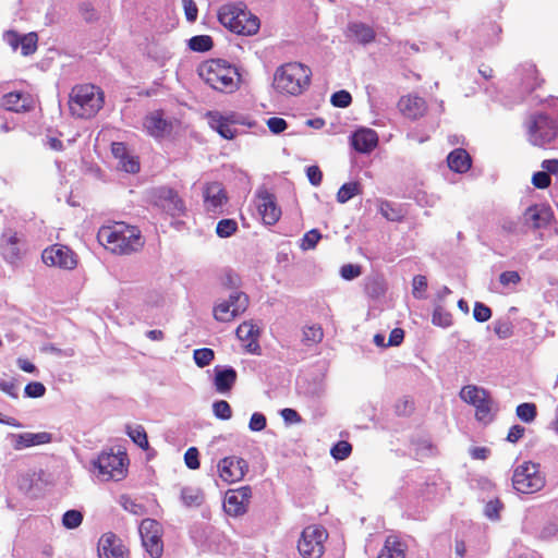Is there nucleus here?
I'll list each match as a JSON object with an SVG mask.
<instances>
[{
	"mask_svg": "<svg viewBox=\"0 0 558 558\" xmlns=\"http://www.w3.org/2000/svg\"><path fill=\"white\" fill-rule=\"evenodd\" d=\"M330 102L333 107L347 108L352 102V96L348 90L341 89L331 95Z\"/></svg>",
	"mask_w": 558,
	"mask_h": 558,
	"instance_id": "49",
	"label": "nucleus"
},
{
	"mask_svg": "<svg viewBox=\"0 0 558 558\" xmlns=\"http://www.w3.org/2000/svg\"><path fill=\"white\" fill-rule=\"evenodd\" d=\"M235 335L241 341H247L258 338L259 329L254 324L244 322L236 328Z\"/></svg>",
	"mask_w": 558,
	"mask_h": 558,
	"instance_id": "42",
	"label": "nucleus"
},
{
	"mask_svg": "<svg viewBox=\"0 0 558 558\" xmlns=\"http://www.w3.org/2000/svg\"><path fill=\"white\" fill-rule=\"evenodd\" d=\"M532 184L539 190L547 189L551 184L550 175L545 171H537L532 177Z\"/></svg>",
	"mask_w": 558,
	"mask_h": 558,
	"instance_id": "59",
	"label": "nucleus"
},
{
	"mask_svg": "<svg viewBox=\"0 0 558 558\" xmlns=\"http://www.w3.org/2000/svg\"><path fill=\"white\" fill-rule=\"evenodd\" d=\"M362 193V189L359 182H348L341 185L337 193V202L344 204L356 195Z\"/></svg>",
	"mask_w": 558,
	"mask_h": 558,
	"instance_id": "35",
	"label": "nucleus"
},
{
	"mask_svg": "<svg viewBox=\"0 0 558 558\" xmlns=\"http://www.w3.org/2000/svg\"><path fill=\"white\" fill-rule=\"evenodd\" d=\"M350 138L354 150L361 154H368L378 145V135L372 129H359Z\"/></svg>",
	"mask_w": 558,
	"mask_h": 558,
	"instance_id": "20",
	"label": "nucleus"
},
{
	"mask_svg": "<svg viewBox=\"0 0 558 558\" xmlns=\"http://www.w3.org/2000/svg\"><path fill=\"white\" fill-rule=\"evenodd\" d=\"M148 135L154 138H162L172 130V124L163 118L162 111H154L147 114L143 122Z\"/></svg>",
	"mask_w": 558,
	"mask_h": 558,
	"instance_id": "19",
	"label": "nucleus"
},
{
	"mask_svg": "<svg viewBox=\"0 0 558 558\" xmlns=\"http://www.w3.org/2000/svg\"><path fill=\"white\" fill-rule=\"evenodd\" d=\"M378 558H404V548L396 537H388Z\"/></svg>",
	"mask_w": 558,
	"mask_h": 558,
	"instance_id": "32",
	"label": "nucleus"
},
{
	"mask_svg": "<svg viewBox=\"0 0 558 558\" xmlns=\"http://www.w3.org/2000/svg\"><path fill=\"white\" fill-rule=\"evenodd\" d=\"M527 141L533 146L545 147L551 143L558 134V125L546 113H536L529 117L524 123Z\"/></svg>",
	"mask_w": 558,
	"mask_h": 558,
	"instance_id": "7",
	"label": "nucleus"
},
{
	"mask_svg": "<svg viewBox=\"0 0 558 558\" xmlns=\"http://www.w3.org/2000/svg\"><path fill=\"white\" fill-rule=\"evenodd\" d=\"M312 71L300 62L280 65L274 75V87L282 95L298 96L308 88Z\"/></svg>",
	"mask_w": 558,
	"mask_h": 558,
	"instance_id": "2",
	"label": "nucleus"
},
{
	"mask_svg": "<svg viewBox=\"0 0 558 558\" xmlns=\"http://www.w3.org/2000/svg\"><path fill=\"white\" fill-rule=\"evenodd\" d=\"M256 197L257 209L263 222L267 226L276 225L281 217V209L277 205L276 196L264 189L257 192Z\"/></svg>",
	"mask_w": 558,
	"mask_h": 558,
	"instance_id": "16",
	"label": "nucleus"
},
{
	"mask_svg": "<svg viewBox=\"0 0 558 558\" xmlns=\"http://www.w3.org/2000/svg\"><path fill=\"white\" fill-rule=\"evenodd\" d=\"M238 231V223L234 219L226 218L218 221L216 233L219 238L226 239Z\"/></svg>",
	"mask_w": 558,
	"mask_h": 558,
	"instance_id": "39",
	"label": "nucleus"
},
{
	"mask_svg": "<svg viewBox=\"0 0 558 558\" xmlns=\"http://www.w3.org/2000/svg\"><path fill=\"white\" fill-rule=\"evenodd\" d=\"M2 107L8 111L23 112L29 109V104L22 93L14 92L3 96Z\"/></svg>",
	"mask_w": 558,
	"mask_h": 558,
	"instance_id": "30",
	"label": "nucleus"
},
{
	"mask_svg": "<svg viewBox=\"0 0 558 558\" xmlns=\"http://www.w3.org/2000/svg\"><path fill=\"white\" fill-rule=\"evenodd\" d=\"M218 21L230 32L242 36H253L260 27L259 19L243 3L223 4L218 10Z\"/></svg>",
	"mask_w": 558,
	"mask_h": 558,
	"instance_id": "3",
	"label": "nucleus"
},
{
	"mask_svg": "<svg viewBox=\"0 0 558 558\" xmlns=\"http://www.w3.org/2000/svg\"><path fill=\"white\" fill-rule=\"evenodd\" d=\"M432 324L437 327L448 328L452 325V315L441 305L437 304L433 311Z\"/></svg>",
	"mask_w": 558,
	"mask_h": 558,
	"instance_id": "37",
	"label": "nucleus"
},
{
	"mask_svg": "<svg viewBox=\"0 0 558 558\" xmlns=\"http://www.w3.org/2000/svg\"><path fill=\"white\" fill-rule=\"evenodd\" d=\"M121 506L123 509L134 515H143L145 508L143 505L135 502L133 499L126 496L121 497Z\"/></svg>",
	"mask_w": 558,
	"mask_h": 558,
	"instance_id": "53",
	"label": "nucleus"
},
{
	"mask_svg": "<svg viewBox=\"0 0 558 558\" xmlns=\"http://www.w3.org/2000/svg\"><path fill=\"white\" fill-rule=\"evenodd\" d=\"M328 537L327 531L319 525H308L298 542V550L303 558H320L324 554V543Z\"/></svg>",
	"mask_w": 558,
	"mask_h": 558,
	"instance_id": "9",
	"label": "nucleus"
},
{
	"mask_svg": "<svg viewBox=\"0 0 558 558\" xmlns=\"http://www.w3.org/2000/svg\"><path fill=\"white\" fill-rule=\"evenodd\" d=\"M214 415L222 421H227L232 416L230 404L226 400H217L213 403Z\"/></svg>",
	"mask_w": 558,
	"mask_h": 558,
	"instance_id": "48",
	"label": "nucleus"
},
{
	"mask_svg": "<svg viewBox=\"0 0 558 558\" xmlns=\"http://www.w3.org/2000/svg\"><path fill=\"white\" fill-rule=\"evenodd\" d=\"M499 282L504 287L517 286L521 282V276L515 270L502 271L499 275Z\"/></svg>",
	"mask_w": 558,
	"mask_h": 558,
	"instance_id": "56",
	"label": "nucleus"
},
{
	"mask_svg": "<svg viewBox=\"0 0 558 558\" xmlns=\"http://www.w3.org/2000/svg\"><path fill=\"white\" fill-rule=\"evenodd\" d=\"M266 416L260 412H255L250 418L248 428L252 432H260L266 427Z\"/></svg>",
	"mask_w": 558,
	"mask_h": 558,
	"instance_id": "61",
	"label": "nucleus"
},
{
	"mask_svg": "<svg viewBox=\"0 0 558 558\" xmlns=\"http://www.w3.org/2000/svg\"><path fill=\"white\" fill-rule=\"evenodd\" d=\"M352 451V446L345 440H339L330 450V454L333 459L341 461L347 459Z\"/></svg>",
	"mask_w": 558,
	"mask_h": 558,
	"instance_id": "46",
	"label": "nucleus"
},
{
	"mask_svg": "<svg viewBox=\"0 0 558 558\" xmlns=\"http://www.w3.org/2000/svg\"><path fill=\"white\" fill-rule=\"evenodd\" d=\"M545 476L539 471V464L525 461L518 465L512 475V486L521 494H534L545 486Z\"/></svg>",
	"mask_w": 558,
	"mask_h": 558,
	"instance_id": "8",
	"label": "nucleus"
},
{
	"mask_svg": "<svg viewBox=\"0 0 558 558\" xmlns=\"http://www.w3.org/2000/svg\"><path fill=\"white\" fill-rule=\"evenodd\" d=\"M448 167L458 173H464L471 168L472 159L463 148L452 150L447 157Z\"/></svg>",
	"mask_w": 558,
	"mask_h": 558,
	"instance_id": "27",
	"label": "nucleus"
},
{
	"mask_svg": "<svg viewBox=\"0 0 558 558\" xmlns=\"http://www.w3.org/2000/svg\"><path fill=\"white\" fill-rule=\"evenodd\" d=\"M517 72L521 78V85L525 92L531 93L537 86H539L537 70L533 63L526 62L521 64Z\"/></svg>",
	"mask_w": 558,
	"mask_h": 558,
	"instance_id": "28",
	"label": "nucleus"
},
{
	"mask_svg": "<svg viewBox=\"0 0 558 558\" xmlns=\"http://www.w3.org/2000/svg\"><path fill=\"white\" fill-rule=\"evenodd\" d=\"M125 432L141 449L147 450L149 448L147 434L142 425H126Z\"/></svg>",
	"mask_w": 558,
	"mask_h": 558,
	"instance_id": "33",
	"label": "nucleus"
},
{
	"mask_svg": "<svg viewBox=\"0 0 558 558\" xmlns=\"http://www.w3.org/2000/svg\"><path fill=\"white\" fill-rule=\"evenodd\" d=\"M104 106V93L95 85L85 84L72 88L69 108L80 119L94 117Z\"/></svg>",
	"mask_w": 558,
	"mask_h": 558,
	"instance_id": "5",
	"label": "nucleus"
},
{
	"mask_svg": "<svg viewBox=\"0 0 558 558\" xmlns=\"http://www.w3.org/2000/svg\"><path fill=\"white\" fill-rule=\"evenodd\" d=\"M364 290L371 299H379L386 292L384 280L377 276L369 277L365 281Z\"/></svg>",
	"mask_w": 558,
	"mask_h": 558,
	"instance_id": "34",
	"label": "nucleus"
},
{
	"mask_svg": "<svg viewBox=\"0 0 558 558\" xmlns=\"http://www.w3.org/2000/svg\"><path fill=\"white\" fill-rule=\"evenodd\" d=\"M0 253L9 264H15L20 259L19 238L15 232L10 230L2 234Z\"/></svg>",
	"mask_w": 558,
	"mask_h": 558,
	"instance_id": "24",
	"label": "nucleus"
},
{
	"mask_svg": "<svg viewBox=\"0 0 558 558\" xmlns=\"http://www.w3.org/2000/svg\"><path fill=\"white\" fill-rule=\"evenodd\" d=\"M398 106L402 114L412 120L423 117L427 109L424 98L412 95L401 97Z\"/></svg>",
	"mask_w": 558,
	"mask_h": 558,
	"instance_id": "23",
	"label": "nucleus"
},
{
	"mask_svg": "<svg viewBox=\"0 0 558 558\" xmlns=\"http://www.w3.org/2000/svg\"><path fill=\"white\" fill-rule=\"evenodd\" d=\"M459 396L461 400L475 408V417L478 422L486 425L494 421L498 408L486 389L475 385H466L461 389Z\"/></svg>",
	"mask_w": 558,
	"mask_h": 558,
	"instance_id": "6",
	"label": "nucleus"
},
{
	"mask_svg": "<svg viewBox=\"0 0 558 558\" xmlns=\"http://www.w3.org/2000/svg\"><path fill=\"white\" fill-rule=\"evenodd\" d=\"M267 126L274 134H280L288 129V122L279 117H271L267 120Z\"/></svg>",
	"mask_w": 558,
	"mask_h": 558,
	"instance_id": "60",
	"label": "nucleus"
},
{
	"mask_svg": "<svg viewBox=\"0 0 558 558\" xmlns=\"http://www.w3.org/2000/svg\"><path fill=\"white\" fill-rule=\"evenodd\" d=\"M248 302L247 294L242 291H233L228 300L214 306V317L221 323L231 322L246 311Z\"/></svg>",
	"mask_w": 558,
	"mask_h": 558,
	"instance_id": "11",
	"label": "nucleus"
},
{
	"mask_svg": "<svg viewBox=\"0 0 558 558\" xmlns=\"http://www.w3.org/2000/svg\"><path fill=\"white\" fill-rule=\"evenodd\" d=\"M11 437L14 439L13 448L15 450L49 444L52 440V435L47 432L11 434Z\"/></svg>",
	"mask_w": 558,
	"mask_h": 558,
	"instance_id": "22",
	"label": "nucleus"
},
{
	"mask_svg": "<svg viewBox=\"0 0 558 558\" xmlns=\"http://www.w3.org/2000/svg\"><path fill=\"white\" fill-rule=\"evenodd\" d=\"M0 390L11 398L16 399L19 397L15 379H0Z\"/></svg>",
	"mask_w": 558,
	"mask_h": 558,
	"instance_id": "63",
	"label": "nucleus"
},
{
	"mask_svg": "<svg viewBox=\"0 0 558 558\" xmlns=\"http://www.w3.org/2000/svg\"><path fill=\"white\" fill-rule=\"evenodd\" d=\"M320 239H322V233L317 229H312L303 235L301 248L303 251L313 250L316 247V245Z\"/></svg>",
	"mask_w": 558,
	"mask_h": 558,
	"instance_id": "50",
	"label": "nucleus"
},
{
	"mask_svg": "<svg viewBox=\"0 0 558 558\" xmlns=\"http://www.w3.org/2000/svg\"><path fill=\"white\" fill-rule=\"evenodd\" d=\"M27 398H40L46 393V387L39 381L28 383L24 388Z\"/></svg>",
	"mask_w": 558,
	"mask_h": 558,
	"instance_id": "55",
	"label": "nucleus"
},
{
	"mask_svg": "<svg viewBox=\"0 0 558 558\" xmlns=\"http://www.w3.org/2000/svg\"><path fill=\"white\" fill-rule=\"evenodd\" d=\"M38 36L36 33L31 32L22 35L21 52L23 56H31L37 50Z\"/></svg>",
	"mask_w": 558,
	"mask_h": 558,
	"instance_id": "44",
	"label": "nucleus"
},
{
	"mask_svg": "<svg viewBox=\"0 0 558 558\" xmlns=\"http://www.w3.org/2000/svg\"><path fill=\"white\" fill-rule=\"evenodd\" d=\"M213 46L214 41L209 35H196L189 39V48L195 52H207Z\"/></svg>",
	"mask_w": 558,
	"mask_h": 558,
	"instance_id": "36",
	"label": "nucleus"
},
{
	"mask_svg": "<svg viewBox=\"0 0 558 558\" xmlns=\"http://www.w3.org/2000/svg\"><path fill=\"white\" fill-rule=\"evenodd\" d=\"M515 413L521 421L531 423L537 415V409L534 403L524 402L517 407Z\"/></svg>",
	"mask_w": 558,
	"mask_h": 558,
	"instance_id": "41",
	"label": "nucleus"
},
{
	"mask_svg": "<svg viewBox=\"0 0 558 558\" xmlns=\"http://www.w3.org/2000/svg\"><path fill=\"white\" fill-rule=\"evenodd\" d=\"M193 359L195 364L203 368L213 362L215 359V352L209 348L196 349L193 352Z\"/></svg>",
	"mask_w": 558,
	"mask_h": 558,
	"instance_id": "43",
	"label": "nucleus"
},
{
	"mask_svg": "<svg viewBox=\"0 0 558 558\" xmlns=\"http://www.w3.org/2000/svg\"><path fill=\"white\" fill-rule=\"evenodd\" d=\"M199 76L211 88L219 92H233L238 86V69L223 59H211L201 65Z\"/></svg>",
	"mask_w": 558,
	"mask_h": 558,
	"instance_id": "4",
	"label": "nucleus"
},
{
	"mask_svg": "<svg viewBox=\"0 0 558 558\" xmlns=\"http://www.w3.org/2000/svg\"><path fill=\"white\" fill-rule=\"evenodd\" d=\"M220 478L226 483H235L244 478L248 472V463L236 456L225 457L217 464Z\"/></svg>",
	"mask_w": 558,
	"mask_h": 558,
	"instance_id": "14",
	"label": "nucleus"
},
{
	"mask_svg": "<svg viewBox=\"0 0 558 558\" xmlns=\"http://www.w3.org/2000/svg\"><path fill=\"white\" fill-rule=\"evenodd\" d=\"M83 522V514L81 511L71 509L63 513L62 524L64 527L72 530L78 527Z\"/></svg>",
	"mask_w": 558,
	"mask_h": 558,
	"instance_id": "45",
	"label": "nucleus"
},
{
	"mask_svg": "<svg viewBox=\"0 0 558 558\" xmlns=\"http://www.w3.org/2000/svg\"><path fill=\"white\" fill-rule=\"evenodd\" d=\"M524 220L533 229H541L548 223L549 214L544 207H538L537 205L530 206L524 211Z\"/></svg>",
	"mask_w": 558,
	"mask_h": 558,
	"instance_id": "29",
	"label": "nucleus"
},
{
	"mask_svg": "<svg viewBox=\"0 0 558 558\" xmlns=\"http://www.w3.org/2000/svg\"><path fill=\"white\" fill-rule=\"evenodd\" d=\"M493 315L492 310L482 302H475L473 308V317L477 323H485L490 319Z\"/></svg>",
	"mask_w": 558,
	"mask_h": 558,
	"instance_id": "51",
	"label": "nucleus"
},
{
	"mask_svg": "<svg viewBox=\"0 0 558 558\" xmlns=\"http://www.w3.org/2000/svg\"><path fill=\"white\" fill-rule=\"evenodd\" d=\"M340 275L344 280H353L361 275V266L345 264L341 267Z\"/></svg>",
	"mask_w": 558,
	"mask_h": 558,
	"instance_id": "62",
	"label": "nucleus"
},
{
	"mask_svg": "<svg viewBox=\"0 0 558 558\" xmlns=\"http://www.w3.org/2000/svg\"><path fill=\"white\" fill-rule=\"evenodd\" d=\"M347 29L348 36L363 46L373 43L376 38V33L373 27L363 22H350Z\"/></svg>",
	"mask_w": 558,
	"mask_h": 558,
	"instance_id": "25",
	"label": "nucleus"
},
{
	"mask_svg": "<svg viewBox=\"0 0 558 558\" xmlns=\"http://www.w3.org/2000/svg\"><path fill=\"white\" fill-rule=\"evenodd\" d=\"M99 558H124V546L122 541L112 532L101 535L98 541Z\"/></svg>",
	"mask_w": 558,
	"mask_h": 558,
	"instance_id": "18",
	"label": "nucleus"
},
{
	"mask_svg": "<svg viewBox=\"0 0 558 558\" xmlns=\"http://www.w3.org/2000/svg\"><path fill=\"white\" fill-rule=\"evenodd\" d=\"M43 263L50 267H58L65 270H72L77 265L76 254L62 244H53L45 248L41 253Z\"/></svg>",
	"mask_w": 558,
	"mask_h": 558,
	"instance_id": "13",
	"label": "nucleus"
},
{
	"mask_svg": "<svg viewBox=\"0 0 558 558\" xmlns=\"http://www.w3.org/2000/svg\"><path fill=\"white\" fill-rule=\"evenodd\" d=\"M209 125L215 130L221 137L226 140L234 138L236 129L232 126L230 120L218 112H209Z\"/></svg>",
	"mask_w": 558,
	"mask_h": 558,
	"instance_id": "26",
	"label": "nucleus"
},
{
	"mask_svg": "<svg viewBox=\"0 0 558 558\" xmlns=\"http://www.w3.org/2000/svg\"><path fill=\"white\" fill-rule=\"evenodd\" d=\"M185 465L191 470H197L201 466L199 452L196 447H190L184 453Z\"/></svg>",
	"mask_w": 558,
	"mask_h": 558,
	"instance_id": "54",
	"label": "nucleus"
},
{
	"mask_svg": "<svg viewBox=\"0 0 558 558\" xmlns=\"http://www.w3.org/2000/svg\"><path fill=\"white\" fill-rule=\"evenodd\" d=\"M125 461H128L125 453L102 451L97 459L92 461V464L102 480H121L125 473Z\"/></svg>",
	"mask_w": 558,
	"mask_h": 558,
	"instance_id": "10",
	"label": "nucleus"
},
{
	"mask_svg": "<svg viewBox=\"0 0 558 558\" xmlns=\"http://www.w3.org/2000/svg\"><path fill=\"white\" fill-rule=\"evenodd\" d=\"M502 508V504L496 499V500H489L484 508L485 515L493 521H496L499 519V512Z\"/></svg>",
	"mask_w": 558,
	"mask_h": 558,
	"instance_id": "58",
	"label": "nucleus"
},
{
	"mask_svg": "<svg viewBox=\"0 0 558 558\" xmlns=\"http://www.w3.org/2000/svg\"><path fill=\"white\" fill-rule=\"evenodd\" d=\"M324 337L323 329L319 325L307 326L303 329V343L312 345L322 341Z\"/></svg>",
	"mask_w": 558,
	"mask_h": 558,
	"instance_id": "38",
	"label": "nucleus"
},
{
	"mask_svg": "<svg viewBox=\"0 0 558 558\" xmlns=\"http://www.w3.org/2000/svg\"><path fill=\"white\" fill-rule=\"evenodd\" d=\"M143 546L151 558H160L163 553L161 525L154 519H144L140 524Z\"/></svg>",
	"mask_w": 558,
	"mask_h": 558,
	"instance_id": "12",
	"label": "nucleus"
},
{
	"mask_svg": "<svg viewBox=\"0 0 558 558\" xmlns=\"http://www.w3.org/2000/svg\"><path fill=\"white\" fill-rule=\"evenodd\" d=\"M513 324L509 318H500L494 322V331L499 339H508L513 335Z\"/></svg>",
	"mask_w": 558,
	"mask_h": 558,
	"instance_id": "40",
	"label": "nucleus"
},
{
	"mask_svg": "<svg viewBox=\"0 0 558 558\" xmlns=\"http://www.w3.org/2000/svg\"><path fill=\"white\" fill-rule=\"evenodd\" d=\"M252 497L250 486H242L238 489H230L226 493L223 508L230 515H241L246 512L247 505Z\"/></svg>",
	"mask_w": 558,
	"mask_h": 558,
	"instance_id": "15",
	"label": "nucleus"
},
{
	"mask_svg": "<svg viewBox=\"0 0 558 558\" xmlns=\"http://www.w3.org/2000/svg\"><path fill=\"white\" fill-rule=\"evenodd\" d=\"M214 372V386L216 391L222 395L228 393L236 381V371L232 366L226 365L216 366Z\"/></svg>",
	"mask_w": 558,
	"mask_h": 558,
	"instance_id": "21",
	"label": "nucleus"
},
{
	"mask_svg": "<svg viewBox=\"0 0 558 558\" xmlns=\"http://www.w3.org/2000/svg\"><path fill=\"white\" fill-rule=\"evenodd\" d=\"M203 196L206 210L214 215L221 214L222 207L228 202L226 191L219 182L208 183L204 189Z\"/></svg>",
	"mask_w": 558,
	"mask_h": 558,
	"instance_id": "17",
	"label": "nucleus"
},
{
	"mask_svg": "<svg viewBox=\"0 0 558 558\" xmlns=\"http://www.w3.org/2000/svg\"><path fill=\"white\" fill-rule=\"evenodd\" d=\"M412 294L415 299L421 300L424 298V293L427 289V279L425 276H414L412 281Z\"/></svg>",
	"mask_w": 558,
	"mask_h": 558,
	"instance_id": "52",
	"label": "nucleus"
},
{
	"mask_svg": "<svg viewBox=\"0 0 558 558\" xmlns=\"http://www.w3.org/2000/svg\"><path fill=\"white\" fill-rule=\"evenodd\" d=\"M98 241L114 254L128 255L137 252L144 245L141 231L124 222L104 226L97 233Z\"/></svg>",
	"mask_w": 558,
	"mask_h": 558,
	"instance_id": "1",
	"label": "nucleus"
},
{
	"mask_svg": "<svg viewBox=\"0 0 558 558\" xmlns=\"http://www.w3.org/2000/svg\"><path fill=\"white\" fill-rule=\"evenodd\" d=\"M204 499L202 489L197 487L186 486L181 489V500L185 507H201Z\"/></svg>",
	"mask_w": 558,
	"mask_h": 558,
	"instance_id": "31",
	"label": "nucleus"
},
{
	"mask_svg": "<svg viewBox=\"0 0 558 558\" xmlns=\"http://www.w3.org/2000/svg\"><path fill=\"white\" fill-rule=\"evenodd\" d=\"M185 17L189 22H195L198 14V9L193 0H182Z\"/></svg>",
	"mask_w": 558,
	"mask_h": 558,
	"instance_id": "64",
	"label": "nucleus"
},
{
	"mask_svg": "<svg viewBox=\"0 0 558 558\" xmlns=\"http://www.w3.org/2000/svg\"><path fill=\"white\" fill-rule=\"evenodd\" d=\"M379 213L389 221H400L402 219L400 210L396 209L393 205L388 201L380 202Z\"/></svg>",
	"mask_w": 558,
	"mask_h": 558,
	"instance_id": "47",
	"label": "nucleus"
},
{
	"mask_svg": "<svg viewBox=\"0 0 558 558\" xmlns=\"http://www.w3.org/2000/svg\"><path fill=\"white\" fill-rule=\"evenodd\" d=\"M120 168L128 173H137L140 171V162L129 154L119 161Z\"/></svg>",
	"mask_w": 558,
	"mask_h": 558,
	"instance_id": "57",
	"label": "nucleus"
}]
</instances>
